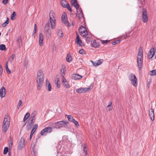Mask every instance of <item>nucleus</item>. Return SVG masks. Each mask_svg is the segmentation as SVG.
<instances>
[{
    "instance_id": "obj_1",
    "label": "nucleus",
    "mask_w": 156,
    "mask_h": 156,
    "mask_svg": "<svg viewBox=\"0 0 156 156\" xmlns=\"http://www.w3.org/2000/svg\"><path fill=\"white\" fill-rule=\"evenodd\" d=\"M55 13L52 11H50L49 13L50 23H47L45 26V28L47 30L48 32H49V23L51 24V27L52 29H54L55 28Z\"/></svg>"
},
{
    "instance_id": "obj_2",
    "label": "nucleus",
    "mask_w": 156,
    "mask_h": 156,
    "mask_svg": "<svg viewBox=\"0 0 156 156\" xmlns=\"http://www.w3.org/2000/svg\"><path fill=\"white\" fill-rule=\"evenodd\" d=\"M143 50L141 47H140L137 56V66L139 69H141L143 66Z\"/></svg>"
},
{
    "instance_id": "obj_3",
    "label": "nucleus",
    "mask_w": 156,
    "mask_h": 156,
    "mask_svg": "<svg viewBox=\"0 0 156 156\" xmlns=\"http://www.w3.org/2000/svg\"><path fill=\"white\" fill-rule=\"evenodd\" d=\"M44 74L41 71H39L37 74V82L38 88H40L42 87L44 80Z\"/></svg>"
},
{
    "instance_id": "obj_4",
    "label": "nucleus",
    "mask_w": 156,
    "mask_h": 156,
    "mask_svg": "<svg viewBox=\"0 0 156 156\" xmlns=\"http://www.w3.org/2000/svg\"><path fill=\"white\" fill-rule=\"evenodd\" d=\"M8 115H5L3 120L2 125V130L4 132H6L9 127L10 125V120Z\"/></svg>"
},
{
    "instance_id": "obj_5",
    "label": "nucleus",
    "mask_w": 156,
    "mask_h": 156,
    "mask_svg": "<svg viewBox=\"0 0 156 156\" xmlns=\"http://www.w3.org/2000/svg\"><path fill=\"white\" fill-rule=\"evenodd\" d=\"M80 35L83 37H86L88 35V33L86 29L83 26H81L79 29Z\"/></svg>"
},
{
    "instance_id": "obj_6",
    "label": "nucleus",
    "mask_w": 156,
    "mask_h": 156,
    "mask_svg": "<svg viewBox=\"0 0 156 156\" xmlns=\"http://www.w3.org/2000/svg\"><path fill=\"white\" fill-rule=\"evenodd\" d=\"M68 123V122H66L64 121H60L56 123V126L55 128L56 129H60L62 127H67V124Z\"/></svg>"
},
{
    "instance_id": "obj_7",
    "label": "nucleus",
    "mask_w": 156,
    "mask_h": 156,
    "mask_svg": "<svg viewBox=\"0 0 156 156\" xmlns=\"http://www.w3.org/2000/svg\"><path fill=\"white\" fill-rule=\"evenodd\" d=\"M129 80L133 86L135 87L137 86V80L135 75L133 74H131L129 77Z\"/></svg>"
},
{
    "instance_id": "obj_8",
    "label": "nucleus",
    "mask_w": 156,
    "mask_h": 156,
    "mask_svg": "<svg viewBox=\"0 0 156 156\" xmlns=\"http://www.w3.org/2000/svg\"><path fill=\"white\" fill-rule=\"evenodd\" d=\"M142 21L144 23H146L148 21V16L147 10L143 9L142 13Z\"/></svg>"
},
{
    "instance_id": "obj_9",
    "label": "nucleus",
    "mask_w": 156,
    "mask_h": 156,
    "mask_svg": "<svg viewBox=\"0 0 156 156\" xmlns=\"http://www.w3.org/2000/svg\"><path fill=\"white\" fill-rule=\"evenodd\" d=\"M52 131V127H46L40 132L41 135H46V134L51 133Z\"/></svg>"
},
{
    "instance_id": "obj_10",
    "label": "nucleus",
    "mask_w": 156,
    "mask_h": 156,
    "mask_svg": "<svg viewBox=\"0 0 156 156\" xmlns=\"http://www.w3.org/2000/svg\"><path fill=\"white\" fill-rule=\"evenodd\" d=\"M35 120H34L32 118H29L27 122V124L26 126L27 129L28 130H30L32 126L34 124Z\"/></svg>"
},
{
    "instance_id": "obj_11",
    "label": "nucleus",
    "mask_w": 156,
    "mask_h": 156,
    "mask_svg": "<svg viewBox=\"0 0 156 156\" xmlns=\"http://www.w3.org/2000/svg\"><path fill=\"white\" fill-rule=\"evenodd\" d=\"M61 19L63 23H64L67 27L70 26V24L67 20L66 14V13L64 12L62 14Z\"/></svg>"
},
{
    "instance_id": "obj_12",
    "label": "nucleus",
    "mask_w": 156,
    "mask_h": 156,
    "mask_svg": "<svg viewBox=\"0 0 156 156\" xmlns=\"http://www.w3.org/2000/svg\"><path fill=\"white\" fill-rule=\"evenodd\" d=\"M77 13L76 16L80 19H82L83 20V16L82 11L80 8L77 9Z\"/></svg>"
},
{
    "instance_id": "obj_13",
    "label": "nucleus",
    "mask_w": 156,
    "mask_h": 156,
    "mask_svg": "<svg viewBox=\"0 0 156 156\" xmlns=\"http://www.w3.org/2000/svg\"><path fill=\"white\" fill-rule=\"evenodd\" d=\"M91 88H78L76 91L78 93H84L90 90Z\"/></svg>"
},
{
    "instance_id": "obj_14",
    "label": "nucleus",
    "mask_w": 156,
    "mask_h": 156,
    "mask_svg": "<svg viewBox=\"0 0 156 156\" xmlns=\"http://www.w3.org/2000/svg\"><path fill=\"white\" fill-rule=\"evenodd\" d=\"M44 39V37L43 34L42 33H40L39 36V43L41 46H42L43 44Z\"/></svg>"
},
{
    "instance_id": "obj_15",
    "label": "nucleus",
    "mask_w": 156,
    "mask_h": 156,
    "mask_svg": "<svg viewBox=\"0 0 156 156\" xmlns=\"http://www.w3.org/2000/svg\"><path fill=\"white\" fill-rule=\"evenodd\" d=\"M25 140L24 138H22L19 142V147L20 149L23 148L24 146Z\"/></svg>"
},
{
    "instance_id": "obj_16",
    "label": "nucleus",
    "mask_w": 156,
    "mask_h": 156,
    "mask_svg": "<svg viewBox=\"0 0 156 156\" xmlns=\"http://www.w3.org/2000/svg\"><path fill=\"white\" fill-rule=\"evenodd\" d=\"M82 77V76L77 74H73L72 76V78L74 80H79Z\"/></svg>"
},
{
    "instance_id": "obj_17",
    "label": "nucleus",
    "mask_w": 156,
    "mask_h": 156,
    "mask_svg": "<svg viewBox=\"0 0 156 156\" xmlns=\"http://www.w3.org/2000/svg\"><path fill=\"white\" fill-rule=\"evenodd\" d=\"M151 112H149V115L151 119L153 121L154 120V111L153 109H151Z\"/></svg>"
},
{
    "instance_id": "obj_18",
    "label": "nucleus",
    "mask_w": 156,
    "mask_h": 156,
    "mask_svg": "<svg viewBox=\"0 0 156 156\" xmlns=\"http://www.w3.org/2000/svg\"><path fill=\"white\" fill-rule=\"evenodd\" d=\"M5 88H1L0 90V96L1 98H3L5 97Z\"/></svg>"
},
{
    "instance_id": "obj_19",
    "label": "nucleus",
    "mask_w": 156,
    "mask_h": 156,
    "mask_svg": "<svg viewBox=\"0 0 156 156\" xmlns=\"http://www.w3.org/2000/svg\"><path fill=\"white\" fill-rule=\"evenodd\" d=\"M71 2L73 5L76 9H79V5L76 0H71Z\"/></svg>"
},
{
    "instance_id": "obj_20",
    "label": "nucleus",
    "mask_w": 156,
    "mask_h": 156,
    "mask_svg": "<svg viewBox=\"0 0 156 156\" xmlns=\"http://www.w3.org/2000/svg\"><path fill=\"white\" fill-rule=\"evenodd\" d=\"M57 35L60 38H62L63 37V34L62 30L60 29H58L57 31Z\"/></svg>"
},
{
    "instance_id": "obj_21",
    "label": "nucleus",
    "mask_w": 156,
    "mask_h": 156,
    "mask_svg": "<svg viewBox=\"0 0 156 156\" xmlns=\"http://www.w3.org/2000/svg\"><path fill=\"white\" fill-rule=\"evenodd\" d=\"M66 71V70L65 69V66H62L61 70V74L62 77H63L64 76Z\"/></svg>"
},
{
    "instance_id": "obj_22",
    "label": "nucleus",
    "mask_w": 156,
    "mask_h": 156,
    "mask_svg": "<svg viewBox=\"0 0 156 156\" xmlns=\"http://www.w3.org/2000/svg\"><path fill=\"white\" fill-rule=\"evenodd\" d=\"M76 41L77 44H78L80 46H81L82 44V41L80 39V36L79 35H77L76 39Z\"/></svg>"
},
{
    "instance_id": "obj_23",
    "label": "nucleus",
    "mask_w": 156,
    "mask_h": 156,
    "mask_svg": "<svg viewBox=\"0 0 156 156\" xmlns=\"http://www.w3.org/2000/svg\"><path fill=\"white\" fill-rule=\"evenodd\" d=\"M60 3L62 6L63 7H66L67 6L68 3L65 0H61L60 1Z\"/></svg>"
},
{
    "instance_id": "obj_24",
    "label": "nucleus",
    "mask_w": 156,
    "mask_h": 156,
    "mask_svg": "<svg viewBox=\"0 0 156 156\" xmlns=\"http://www.w3.org/2000/svg\"><path fill=\"white\" fill-rule=\"evenodd\" d=\"M102 62L100 60H98V61H95V62H92L93 65L95 66H97L101 64Z\"/></svg>"
},
{
    "instance_id": "obj_25",
    "label": "nucleus",
    "mask_w": 156,
    "mask_h": 156,
    "mask_svg": "<svg viewBox=\"0 0 156 156\" xmlns=\"http://www.w3.org/2000/svg\"><path fill=\"white\" fill-rule=\"evenodd\" d=\"M37 112L36 111H34L31 115L30 117L29 118H32L34 120H35V117L37 115Z\"/></svg>"
},
{
    "instance_id": "obj_26",
    "label": "nucleus",
    "mask_w": 156,
    "mask_h": 156,
    "mask_svg": "<svg viewBox=\"0 0 156 156\" xmlns=\"http://www.w3.org/2000/svg\"><path fill=\"white\" fill-rule=\"evenodd\" d=\"M30 114L29 112H27L26 113L25 115L24 116V118L23 119V122H25L26 120L30 116Z\"/></svg>"
},
{
    "instance_id": "obj_27",
    "label": "nucleus",
    "mask_w": 156,
    "mask_h": 156,
    "mask_svg": "<svg viewBox=\"0 0 156 156\" xmlns=\"http://www.w3.org/2000/svg\"><path fill=\"white\" fill-rule=\"evenodd\" d=\"M66 116L69 121L72 122L73 121H74V119L72 115H66Z\"/></svg>"
},
{
    "instance_id": "obj_28",
    "label": "nucleus",
    "mask_w": 156,
    "mask_h": 156,
    "mask_svg": "<svg viewBox=\"0 0 156 156\" xmlns=\"http://www.w3.org/2000/svg\"><path fill=\"white\" fill-rule=\"evenodd\" d=\"M62 77V80L63 82L65 83V84L66 86V88H69V86L67 82L66 81V80L64 78V76Z\"/></svg>"
},
{
    "instance_id": "obj_29",
    "label": "nucleus",
    "mask_w": 156,
    "mask_h": 156,
    "mask_svg": "<svg viewBox=\"0 0 156 156\" xmlns=\"http://www.w3.org/2000/svg\"><path fill=\"white\" fill-rule=\"evenodd\" d=\"M17 42L18 43L19 46L20 47L22 45V39L20 37H18L17 40Z\"/></svg>"
},
{
    "instance_id": "obj_30",
    "label": "nucleus",
    "mask_w": 156,
    "mask_h": 156,
    "mask_svg": "<svg viewBox=\"0 0 156 156\" xmlns=\"http://www.w3.org/2000/svg\"><path fill=\"white\" fill-rule=\"evenodd\" d=\"M66 61L68 62H70L72 60V58L70 54H68L67 56Z\"/></svg>"
},
{
    "instance_id": "obj_31",
    "label": "nucleus",
    "mask_w": 156,
    "mask_h": 156,
    "mask_svg": "<svg viewBox=\"0 0 156 156\" xmlns=\"http://www.w3.org/2000/svg\"><path fill=\"white\" fill-rule=\"evenodd\" d=\"M8 61H8L6 63V64H5L6 70L7 72V73L8 74H10L11 73V71L9 70V68H8Z\"/></svg>"
},
{
    "instance_id": "obj_32",
    "label": "nucleus",
    "mask_w": 156,
    "mask_h": 156,
    "mask_svg": "<svg viewBox=\"0 0 156 156\" xmlns=\"http://www.w3.org/2000/svg\"><path fill=\"white\" fill-rule=\"evenodd\" d=\"M155 51V49L154 48H151L150 50L149 51V53L148 54L149 55H152L153 53H154V55Z\"/></svg>"
},
{
    "instance_id": "obj_33",
    "label": "nucleus",
    "mask_w": 156,
    "mask_h": 156,
    "mask_svg": "<svg viewBox=\"0 0 156 156\" xmlns=\"http://www.w3.org/2000/svg\"><path fill=\"white\" fill-rule=\"evenodd\" d=\"M55 84L57 85L58 87H60V84L59 80L58 78H56L55 80Z\"/></svg>"
},
{
    "instance_id": "obj_34",
    "label": "nucleus",
    "mask_w": 156,
    "mask_h": 156,
    "mask_svg": "<svg viewBox=\"0 0 156 156\" xmlns=\"http://www.w3.org/2000/svg\"><path fill=\"white\" fill-rule=\"evenodd\" d=\"M46 87H48V88H51V85L50 83L47 79L46 80Z\"/></svg>"
},
{
    "instance_id": "obj_35",
    "label": "nucleus",
    "mask_w": 156,
    "mask_h": 156,
    "mask_svg": "<svg viewBox=\"0 0 156 156\" xmlns=\"http://www.w3.org/2000/svg\"><path fill=\"white\" fill-rule=\"evenodd\" d=\"M150 74L151 76H154L156 75V69H154L151 71H150Z\"/></svg>"
},
{
    "instance_id": "obj_36",
    "label": "nucleus",
    "mask_w": 156,
    "mask_h": 156,
    "mask_svg": "<svg viewBox=\"0 0 156 156\" xmlns=\"http://www.w3.org/2000/svg\"><path fill=\"white\" fill-rule=\"evenodd\" d=\"M15 55L14 54H12L9 58V61H10L11 63L12 62L15 58Z\"/></svg>"
},
{
    "instance_id": "obj_37",
    "label": "nucleus",
    "mask_w": 156,
    "mask_h": 156,
    "mask_svg": "<svg viewBox=\"0 0 156 156\" xmlns=\"http://www.w3.org/2000/svg\"><path fill=\"white\" fill-rule=\"evenodd\" d=\"M91 44L92 46L94 48H97L98 46V43H97L95 41L92 42Z\"/></svg>"
},
{
    "instance_id": "obj_38",
    "label": "nucleus",
    "mask_w": 156,
    "mask_h": 156,
    "mask_svg": "<svg viewBox=\"0 0 156 156\" xmlns=\"http://www.w3.org/2000/svg\"><path fill=\"white\" fill-rule=\"evenodd\" d=\"M9 19L8 18H7L6 21L2 25V26L3 27L6 26L9 23Z\"/></svg>"
},
{
    "instance_id": "obj_39",
    "label": "nucleus",
    "mask_w": 156,
    "mask_h": 156,
    "mask_svg": "<svg viewBox=\"0 0 156 156\" xmlns=\"http://www.w3.org/2000/svg\"><path fill=\"white\" fill-rule=\"evenodd\" d=\"M83 151L85 152L86 155H88V153L87 152V151H88L87 147L85 145L83 147Z\"/></svg>"
},
{
    "instance_id": "obj_40",
    "label": "nucleus",
    "mask_w": 156,
    "mask_h": 156,
    "mask_svg": "<svg viewBox=\"0 0 156 156\" xmlns=\"http://www.w3.org/2000/svg\"><path fill=\"white\" fill-rule=\"evenodd\" d=\"M5 46L4 44H2L0 45V50H4L5 49Z\"/></svg>"
},
{
    "instance_id": "obj_41",
    "label": "nucleus",
    "mask_w": 156,
    "mask_h": 156,
    "mask_svg": "<svg viewBox=\"0 0 156 156\" xmlns=\"http://www.w3.org/2000/svg\"><path fill=\"white\" fill-rule=\"evenodd\" d=\"M8 148L7 147H6L5 148L4 151H3V153L4 154H7L8 152Z\"/></svg>"
},
{
    "instance_id": "obj_42",
    "label": "nucleus",
    "mask_w": 156,
    "mask_h": 156,
    "mask_svg": "<svg viewBox=\"0 0 156 156\" xmlns=\"http://www.w3.org/2000/svg\"><path fill=\"white\" fill-rule=\"evenodd\" d=\"M16 16V14L15 12H13L11 15V20H13L14 19V17Z\"/></svg>"
},
{
    "instance_id": "obj_43",
    "label": "nucleus",
    "mask_w": 156,
    "mask_h": 156,
    "mask_svg": "<svg viewBox=\"0 0 156 156\" xmlns=\"http://www.w3.org/2000/svg\"><path fill=\"white\" fill-rule=\"evenodd\" d=\"M22 101L21 100H20L19 101L18 104L17 106V108L18 109H19L20 108V106H22Z\"/></svg>"
},
{
    "instance_id": "obj_44",
    "label": "nucleus",
    "mask_w": 156,
    "mask_h": 156,
    "mask_svg": "<svg viewBox=\"0 0 156 156\" xmlns=\"http://www.w3.org/2000/svg\"><path fill=\"white\" fill-rule=\"evenodd\" d=\"M72 122L75 124V125L76 126L79 127L80 126L78 122L75 119L74 121H73Z\"/></svg>"
},
{
    "instance_id": "obj_45",
    "label": "nucleus",
    "mask_w": 156,
    "mask_h": 156,
    "mask_svg": "<svg viewBox=\"0 0 156 156\" xmlns=\"http://www.w3.org/2000/svg\"><path fill=\"white\" fill-rule=\"evenodd\" d=\"M101 42L102 44H107L109 42V40H101Z\"/></svg>"
},
{
    "instance_id": "obj_46",
    "label": "nucleus",
    "mask_w": 156,
    "mask_h": 156,
    "mask_svg": "<svg viewBox=\"0 0 156 156\" xmlns=\"http://www.w3.org/2000/svg\"><path fill=\"white\" fill-rule=\"evenodd\" d=\"M28 65V62L27 60H25L24 61V66L27 68Z\"/></svg>"
},
{
    "instance_id": "obj_47",
    "label": "nucleus",
    "mask_w": 156,
    "mask_h": 156,
    "mask_svg": "<svg viewBox=\"0 0 156 156\" xmlns=\"http://www.w3.org/2000/svg\"><path fill=\"white\" fill-rule=\"evenodd\" d=\"M50 126H52L53 128H55V127L56 126V123H52L50 125Z\"/></svg>"
},
{
    "instance_id": "obj_48",
    "label": "nucleus",
    "mask_w": 156,
    "mask_h": 156,
    "mask_svg": "<svg viewBox=\"0 0 156 156\" xmlns=\"http://www.w3.org/2000/svg\"><path fill=\"white\" fill-rule=\"evenodd\" d=\"M84 52H85L84 51L83 49H81V50H80L79 51V53L80 54H83L84 53Z\"/></svg>"
},
{
    "instance_id": "obj_49",
    "label": "nucleus",
    "mask_w": 156,
    "mask_h": 156,
    "mask_svg": "<svg viewBox=\"0 0 156 156\" xmlns=\"http://www.w3.org/2000/svg\"><path fill=\"white\" fill-rule=\"evenodd\" d=\"M8 2V0H3L2 1V2L4 5H6Z\"/></svg>"
},
{
    "instance_id": "obj_50",
    "label": "nucleus",
    "mask_w": 156,
    "mask_h": 156,
    "mask_svg": "<svg viewBox=\"0 0 156 156\" xmlns=\"http://www.w3.org/2000/svg\"><path fill=\"white\" fill-rule=\"evenodd\" d=\"M119 41H120L119 40H118V41H115V42H112V44L113 45H115L116 44H118V43H119Z\"/></svg>"
},
{
    "instance_id": "obj_51",
    "label": "nucleus",
    "mask_w": 156,
    "mask_h": 156,
    "mask_svg": "<svg viewBox=\"0 0 156 156\" xmlns=\"http://www.w3.org/2000/svg\"><path fill=\"white\" fill-rule=\"evenodd\" d=\"M37 127H38L37 124H35L33 128H34L35 129H37Z\"/></svg>"
},
{
    "instance_id": "obj_52",
    "label": "nucleus",
    "mask_w": 156,
    "mask_h": 156,
    "mask_svg": "<svg viewBox=\"0 0 156 156\" xmlns=\"http://www.w3.org/2000/svg\"><path fill=\"white\" fill-rule=\"evenodd\" d=\"M154 56V53H153V54L152 55H149L148 54V58H149V59H151V58Z\"/></svg>"
},
{
    "instance_id": "obj_53",
    "label": "nucleus",
    "mask_w": 156,
    "mask_h": 156,
    "mask_svg": "<svg viewBox=\"0 0 156 156\" xmlns=\"http://www.w3.org/2000/svg\"><path fill=\"white\" fill-rule=\"evenodd\" d=\"M12 141H11L10 143H9V148H12Z\"/></svg>"
},
{
    "instance_id": "obj_54",
    "label": "nucleus",
    "mask_w": 156,
    "mask_h": 156,
    "mask_svg": "<svg viewBox=\"0 0 156 156\" xmlns=\"http://www.w3.org/2000/svg\"><path fill=\"white\" fill-rule=\"evenodd\" d=\"M66 7L69 10L71 11H72L71 7H70V6L68 4H67V6Z\"/></svg>"
},
{
    "instance_id": "obj_55",
    "label": "nucleus",
    "mask_w": 156,
    "mask_h": 156,
    "mask_svg": "<svg viewBox=\"0 0 156 156\" xmlns=\"http://www.w3.org/2000/svg\"><path fill=\"white\" fill-rule=\"evenodd\" d=\"M0 72L1 73V75L3 73V69L2 66L1 65H0Z\"/></svg>"
},
{
    "instance_id": "obj_56",
    "label": "nucleus",
    "mask_w": 156,
    "mask_h": 156,
    "mask_svg": "<svg viewBox=\"0 0 156 156\" xmlns=\"http://www.w3.org/2000/svg\"><path fill=\"white\" fill-rule=\"evenodd\" d=\"M31 154H34L33 155H34V156H36V155H35V152L34 151V149H33L32 151H31Z\"/></svg>"
},
{
    "instance_id": "obj_57",
    "label": "nucleus",
    "mask_w": 156,
    "mask_h": 156,
    "mask_svg": "<svg viewBox=\"0 0 156 156\" xmlns=\"http://www.w3.org/2000/svg\"><path fill=\"white\" fill-rule=\"evenodd\" d=\"M36 129H35L34 128H33L31 131V133L34 134Z\"/></svg>"
},
{
    "instance_id": "obj_58",
    "label": "nucleus",
    "mask_w": 156,
    "mask_h": 156,
    "mask_svg": "<svg viewBox=\"0 0 156 156\" xmlns=\"http://www.w3.org/2000/svg\"><path fill=\"white\" fill-rule=\"evenodd\" d=\"M108 107H112V102L111 101H110L109 102Z\"/></svg>"
},
{
    "instance_id": "obj_59",
    "label": "nucleus",
    "mask_w": 156,
    "mask_h": 156,
    "mask_svg": "<svg viewBox=\"0 0 156 156\" xmlns=\"http://www.w3.org/2000/svg\"><path fill=\"white\" fill-rule=\"evenodd\" d=\"M107 108L108 109V111H110L112 109V107H108V105L107 106Z\"/></svg>"
},
{
    "instance_id": "obj_60",
    "label": "nucleus",
    "mask_w": 156,
    "mask_h": 156,
    "mask_svg": "<svg viewBox=\"0 0 156 156\" xmlns=\"http://www.w3.org/2000/svg\"><path fill=\"white\" fill-rule=\"evenodd\" d=\"M33 134L30 133V140L32 138Z\"/></svg>"
},
{
    "instance_id": "obj_61",
    "label": "nucleus",
    "mask_w": 156,
    "mask_h": 156,
    "mask_svg": "<svg viewBox=\"0 0 156 156\" xmlns=\"http://www.w3.org/2000/svg\"><path fill=\"white\" fill-rule=\"evenodd\" d=\"M36 31V30L35 29L34 30L33 32V35L35 34Z\"/></svg>"
},
{
    "instance_id": "obj_62",
    "label": "nucleus",
    "mask_w": 156,
    "mask_h": 156,
    "mask_svg": "<svg viewBox=\"0 0 156 156\" xmlns=\"http://www.w3.org/2000/svg\"><path fill=\"white\" fill-rule=\"evenodd\" d=\"M37 28V25L36 24H34V29H35V30H36Z\"/></svg>"
},
{
    "instance_id": "obj_63",
    "label": "nucleus",
    "mask_w": 156,
    "mask_h": 156,
    "mask_svg": "<svg viewBox=\"0 0 156 156\" xmlns=\"http://www.w3.org/2000/svg\"><path fill=\"white\" fill-rule=\"evenodd\" d=\"M51 36V31H50L49 34H48V36H49V37H50Z\"/></svg>"
},
{
    "instance_id": "obj_64",
    "label": "nucleus",
    "mask_w": 156,
    "mask_h": 156,
    "mask_svg": "<svg viewBox=\"0 0 156 156\" xmlns=\"http://www.w3.org/2000/svg\"><path fill=\"white\" fill-rule=\"evenodd\" d=\"M8 155L9 156H11V152H10L9 151V153H8Z\"/></svg>"
}]
</instances>
